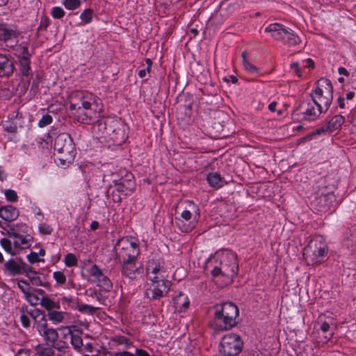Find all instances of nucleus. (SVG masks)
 <instances>
[{
    "label": "nucleus",
    "mask_w": 356,
    "mask_h": 356,
    "mask_svg": "<svg viewBox=\"0 0 356 356\" xmlns=\"http://www.w3.org/2000/svg\"><path fill=\"white\" fill-rule=\"evenodd\" d=\"M213 260L217 264L213 266L211 270V277L216 278L222 276L232 282L238 273L239 268L237 254L229 249L218 250L214 255L207 259V268L211 266Z\"/></svg>",
    "instance_id": "obj_1"
},
{
    "label": "nucleus",
    "mask_w": 356,
    "mask_h": 356,
    "mask_svg": "<svg viewBox=\"0 0 356 356\" xmlns=\"http://www.w3.org/2000/svg\"><path fill=\"white\" fill-rule=\"evenodd\" d=\"M69 109L77 113L83 112L88 117L99 115L104 111V104L100 97L88 90H74L68 97Z\"/></svg>",
    "instance_id": "obj_2"
},
{
    "label": "nucleus",
    "mask_w": 356,
    "mask_h": 356,
    "mask_svg": "<svg viewBox=\"0 0 356 356\" xmlns=\"http://www.w3.org/2000/svg\"><path fill=\"white\" fill-rule=\"evenodd\" d=\"M175 217V223L178 229L183 233H188L195 228L200 218V209L198 204L192 200H184L179 204Z\"/></svg>",
    "instance_id": "obj_3"
},
{
    "label": "nucleus",
    "mask_w": 356,
    "mask_h": 356,
    "mask_svg": "<svg viewBox=\"0 0 356 356\" xmlns=\"http://www.w3.org/2000/svg\"><path fill=\"white\" fill-rule=\"evenodd\" d=\"M213 325L218 330H227L236 325L239 315L238 307L232 302L214 306Z\"/></svg>",
    "instance_id": "obj_4"
},
{
    "label": "nucleus",
    "mask_w": 356,
    "mask_h": 356,
    "mask_svg": "<svg viewBox=\"0 0 356 356\" xmlns=\"http://www.w3.org/2000/svg\"><path fill=\"white\" fill-rule=\"evenodd\" d=\"M54 149L57 152L56 162L58 165L65 168L74 161L76 155L75 144L69 134H59L55 138Z\"/></svg>",
    "instance_id": "obj_5"
},
{
    "label": "nucleus",
    "mask_w": 356,
    "mask_h": 356,
    "mask_svg": "<svg viewBox=\"0 0 356 356\" xmlns=\"http://www.w3.org/2000/svg\"><path fill=\"white\" fill-rule=\"evenodd\" d=\"M327 253L328 246L325 238L315 235L305 247L303 257L308 265H316L324 261Z\"/></svg>",
    "instance_id": "obj_6"
},
{
    "label": "nucleus",
    "mask_w": 356,
    "mask_h": 356,
    "mask_svg": "<svg viewBox=\"0 0 356 356\" xmlns=\"http://www.w3.org/2000/svg\"><path fill=\"white\" fill-rule=\"evenodd\" d=\"M311 97L316 106L319 108V111H327L333 99V87L331 81L325 78L317 81L312 90Z\"/></svg>",
    "instance_id": "obj_7"
},
{
    "label": "nucleus",
    "mask_w": 356,
    "mask_h": 356,
    "mask_svg": "<svg viewBox=\"0 0 356 356\" xmlns=\"http://www.w3.org/2000/svg\"><path fill=\"white\" fill-rule=\"evenodd\" d=\"M264 32L269 33L273 40L289 47L296 46L301 42L300 38L293 30L281 23L268 24L264 29Z\"/></svg>",
    "instance_id": "obj_8"
},
{
    "label": "nucleus",
    "mask_w": 356,
    "mask_h": 356,
    "mask_svg": "<svg viewBox=\"0 0 356 356\" xmlns=\"http://www.w3.org/2000/svg\"><path fill=\"white\" fill-rule=\"evenodd\" d=\"M114 249L116 257L120 261H137L140 253L138 240L131 236L119 238Z\"/></svg>",
    "instance_id": "obj_9"
},
{
    "label": "nucleus",
    "mask_w": 356,
    "mask_h": 356,
    "mask_svg": "<svg viewBox=\"0 0 356 356\" xmlns=\"http://www.w3.org/2000/svg\"><path fill=\"white\" fill-rule=\"evenodd\" d=\"M149 287L145 292V296L150 300H160L168 296L170 291L172 282L163 277L149 275Z\"/></svg>",
    "instance_id": "obj_10"
},
{
    "label": "nucleus",
    "mask_w": 356,
    "mask_h": 356,
    "mask_svg": "<svg viewBox=\"0 0 356 356\" xmlns=\"http://www.w3.org/2000/svg\"><path fill=\"white\" fill-rule=\"evenodd\" d=\"M243 347L241 337L235 333H229L222 338L219 352L222 356H236L241 352Z\"/></svg>",
    "instance_id": "obj_11"
},
{
    "label": "nucleus",
    "mask_w": 356,
    "mask_h": 356,
    "mask_svg": "<svg viewBox=\"0 0 356 356\" xmlns=\"http://www.w3.org/2000/svg\"><path fill=\"white\" fill-rule=\"evenodd\" d=\"M323 112L319 111V108L316 107L312 101L300 104L293 110L292 115L297 120L312 122L316 120Z\"/></svg>",
    "instance_id": "obj_12"
},
{
    "label": "nucleus",
    "mask_w": 356,
    "mask_h": 356,
    "mask_svg": "<svg viewBox=\"0 0 356 356\" xmlns=\"http://www.w3.org/2000/svg\"><path fill=\"white\" fill-rule=\"evenodd\" d=\"M108 125H110L109 130H111L115 135L114 140L117 143L120 144L126 141L128 137L124 129L125 125L122 122L111 119L98 121V126L103 127L105 129H108Z\"/></svg>",
    "instance_id": "obj_13"
},
{
    "label": "nucleus",
    "mask_w": 356,
    "mask_h": 356,
    "mask_svg": "<svg viewBox=\"0 0 356 356\" xmlns=\"http://www.w3.org/2000/svg\"><path fill=\"white\" fill-rule=\"evenodd\" d=\"M90 276L92 277L91 282L102 288L104 291L108 292L113 288V284L110 279L104 275L102 270L97 265L94 264L88 270Z\"/></svg>",
    "instance_id": "obj_14"
},
{
    "label": "nucleus",
    "mask_w": 356,
    "mask_h": 356,
    "mask_svg": "<svg viewBox=\"0 0 356 356\" xmlns=\"http://www.w3.org/2000/svg\"><path fill=\"white\" fill-rule=\"evenodd\" d=\"M36 329L47 343L52 344L58 339L57 330L53 327H49L47 322H38Z\"/></svg>",
    "instance_id": "obj_15"
},
{
    "label": "nucleus",
    "mask_w": 356,
    "mask_h": 356,
    "mask_svg": "<svg viewBox=\"0 0 356 356\" xmlns=\"http://www.w3.org/2000/svg\"><path fill=\"white\" fill-rule=\"evenodd\" d=\"M19 35L18 31L13 26L6 23H0V40L4 42H17Z\"/></svg>",
    "instance_id": "obj_16"
},
{
    "label": "nucleus",
    "mask_w": 356,
    "mask_h": 356,
    "mask_svg": "<svg viewBox=\"0 0 356 356\" xmlns=\"http://www.w3.org/2000/svg\"><path fill=\"white\" fill-rule=\"evenodd\" d=\"M344 122L345 120L343 116L341 115H336L333 116L325 125L316 129L312 134L319 135L322 133L332 132L339 129Z\"/></svg>",
    "instance_id": "obj_17"
},
{
    "label": "nucleus",
    "mask_w": 356,
    "mask_h": 356,
    "mask_svg": "<svg viewBox=\"0 0 356 356\" xmlns=\"http://www.w3.org/2000/svg\"><path fill=\"white\" fill-rule=\"evenodd\" d=\"M113 184L115 187V190H113L111 193L112 200L114 202L120 203L122 202L121 195H124L125 196L130 195L134 190L130 188V186L129 184H123L116 180H113Z\"/></svg>",
    "instance_id": "obj_18"
},
{
    "label": "nucleus",
    "mask_w": 356,
    "mask_h": 356,
    "mask_svg": "<svg viewBox=\"0 0 356 356\" xmlns=\"http://www.w3.org/2000/svg\"><path fill=\"white\" fill-rule=\"evenodd\" d=\"M122 274L130 280H135L141 273L140 268L136 266V261H121Z\"/></svg>",
    "instance_id": "obj_19"
},
{
    "label": "nucleus",
    "mask_w": 356,
    "mask_h": 356,
    "mask_svg": "<svg viewBox=\"0 0 356 356\" xmlns=\"http://www.w3.org/2000/svg\"><path fill=\"white\" fill-rule=\"evenodd\" d=\"M21 262H22L21 258L10 259L3 265V271L4 274L8 276L21 275Z\"/></svg>",
    "instance_id": "obj_20"
},
{
    "label": "nucleus",
    "mask_w": 356,
    "mask_h": 356,
    "mask_svg": "<svg viewBox=\"0 0 356 356\" xmlns=\"http://www.w3.org/2000/svg\"><path fill=\"white\" fill-rule=\"evenodd\" d=\"M14 70L13 62L3 54H0V77L10 76Z\"/></svg>",
    "instance_id": "obj_21"
},
{
    "label": "nucleus",
    "mask_w": 356,
    "mask_h": 356,
    "mask_svg": "<svg viewBox=\"0 0 356 356\" xmlns=\"http://www.w3.org/2000/svg\"><path fill=\"white\" fill-rule=\"evenodd\" d=\"M19 215V210L12 205H6L0 208V218L5 221H14L18 218Z\"/></svg>",
    "instance_id": "obj_22"
},
{
    "label": "nucleus",
    "mask_w": 356,
    "mask_h": 356,
    "mask_svg": "<svg viewBox=\"0 0 356 356\" xmlns=\"http://www.w3.org/2000/svg\"><path fill=\"white\" fill-rule=\"evenodd\" d=\"M14 238L13 245L15 248L25 249L29 248L31 245V242L33 240L32 236L29 234L21 235H11Z\"/></svg>",
    "instance_id": "obj_23"
},
{
    "label": "nucleus",
    "mask_w": 356,
    "mask_h": 356,
    "mask_svg": "<svg viewBox=\"0 0 356 356\" xmlns=\"http://www.w3.org/2000/svg\"><path fill=\"white\" fill-rule=\"evenodd\" d=\"M207 181L209 186L215 189L220 188L227 184L218 172H209L207 176Z\"/></svg>",
    "instance_id": "obj_24"
},
{
    "label": "nucleus",
    "mask_w": 356,
    "mask_h": 356,
    "mask_svg": "<svg viewBox=\"0 0 356 356\" xmlns=\"http://www.w3.org/2000/svg\"><path fill=\"white\" fill-rule=\"evenodd\" d=\"M161 262L159 259L152 258L147 261L146 266V272L148 275V277L149 275H155L156 277H159L158 273L161 271Z\"/></svg>",
    "instance_id": "obj_25"
},
{
    "label": "nucleus",
    "mask_w": 356,
    "mask_h": 356,
    "mask_svg": "<svg viewBox=\"0 0 356 356\" xmlns=\"http://www.w3.org/2000/svg\"><path fill=\"white\" fill-rule=\"evenodd\" d=\"M356 227L351 226L348 227L343 234V243L348 248H353L356 241Z\"/></svg>",
    "instance_id": "obj_26"
},
{
    "label": "nucleus",
    "mask_w": 356,
    "mask_h": 356,
    "mask_svg": "<svg viewBox=\"0 0 356 356\" xmlns=\"http://www.w3.org/2000/svg\"><path fill=\"white\" fill-rule=\"evenodd\" d=\"M172 300L176 307H179L181 311L185 310L189 307V299L183 292H178V294L174 296Z\"/></svg>",
    "instance_id": "obj_27"
},
{
    "label": "nucleus",
    "mask_w": 356,
    "mask_h": 356,
    "mask_svg": "<svg viewBox=\"0 0 356 356\" xmlns=\"http://www.w3.org/2000/svg\"><path fill=\"white\" fill-rule=\"evenodd\" d=\"M243 58V67L249 74L254 76H259L261 74L260 70L254 65L252 64L247 57L246 51H243L241 54Z\"/></svg>",
    "instance_id": "obj_28"
},
{
    "label": "nucleus",
    "mask_w": 356,
    "mask_h": 356,
    "mask_svg": "<svg viewBox=\"0 0 356 356\" xmlns=\"http://www.w3.org/2000/svg\"><path fill=\"white\" fill-rule=\"evenodd\" d=\"M317 332L318 334L321 333L323 335V339L321 341L323 343H327L333 335V332L331 330L330 324L325 321L320 324Z\"/></svg>",
    "instance_id": "obj_29"
},
{
    "label": "nucleus",
    "mask_w": 356,
    "mask_h": 356,
    "mask_svg": "<svg viewBox=\"0 0 356 356\" xmlns=\"http://www.w3.org/2000/svg\"><path fill=\"white\" fill-rule=\"evenodd\" d=\"M25 312L35 320L36 325H38V322H47L44 312L39 309L33 308L28 309L26 308Z\"/></svg>",
    "instance_id": "obj_30"
},
{
    "label": "nucleus",
    "mask_w": 356,
    "mask_h": 356,
    "mask_svg": "<svg viewBox=\"0 0 356 356\" xmlns=\"http://www.w3.org/2000/svg\"><path fill=\"white\" fill-rule=\"evenodd\" d=\"M19 70L23 76L32 78L31 59L19 60Z\"/></svg>",
    "instance_id": "obj_31"
},
{
    "label": "nucleus",
    "mask_w": 356,
    "mask_h": 356,
    "mask_svg": "<svg viewBox=\"0 0 356 356\" xmlns=\"http://www.w3.org/2000/svg\"><path fill=\"white\" fill-rule=\"evenodd\" d=\"M52 348L67 356H71L72 355L68 343L63 340H58V339L57 341L52 343Z\"/></svg>",
    "instance_id": "obj_32"
},
{
    "label": "nucleus",
    "mask_w": 356,
    "mask_h": 356,
    "mask_svg": "<svg viewBox=\"0 0 356 356\" xmlns=\"http://www.w3.org/2000/svg\"><path fill=\"white\" fill-rule=\"evenodd\" d=\"M40 304L49 312L52 311L54 309H59L60 308L59 302L52 300L48 296H43L40 300Z\"/></svg>",
    "instance_id": "obj_33"
},
{
    "label": "nucleus",
    "mask_w": 356,
    "mask_h": 356,
    "mask_svg": "<svg viewBox=\"0 0 356 356\" xmlns=\"http://www.w3.org/2000/svg\"><path fill=\"white\" fill-rule=\"evenodd\" d=\"M70 343L73 348L79 353H83V339L81 337L76 334H70Z\"/></svg>",
    "instance_id": "obj_34"
},
{
    "label": "nucleus",
    "mask_w": 356,
    "mask_h": 356,
    "mask_svg": "<svg viewBox=\"0 0 356 356\" xmlns=\"http://www.w3.org/2000/svg\"><path fill=\"white\" fill-rule=\"evenodd\" d=\"M111 340L118 345H124L125 348H130L134 346V341L123 335H115Z\"/></svg>",
    "instance_id": "obj_35"
},
{
    "label": "nucleus",
    "mask_w": 356,
    "mask_h": 356,
    "mask_svg": "<svg viewBox=\"0 0 356 356\" xmlns=\"http://www.w3.org/2000/svg\"><path fill=\"white\" fill-rule=\"evenodd\" d=\"M86 295L90 298H96V300L102 305H105L106 297L104 296L99 291L95 289L89 288L86 290Z\"/></svg>",
    "instance_id": "obj_36"
},
{
    "label": "nucleus",
    "mask_w": 356,
    "mask_h": 356,
    "mask_svg": "<svg viewBox=\"0 0 356 356\" xmlns=\"http://www.w3.org/2000/svg\"><path fill=\"white\" fill-rule=\"evenodd\" d=\"M35 350L39 356H54V351L52 346L50 347L39 344L36 346Z\"/></svg>",
    "instance_id": "obj_37"
},
{
    "label": "nucleus",
    "mask_w": 356,
    "mask_h": 356,
    "mask_svg": "<svg viewBox=\"0 0 356 356\" xmlns=\"http://www.w3.org/2000/svg\"><path fill=\"white\" fill-rule=\"evenodd\" d=\"M17 54L18 60L31 59V54L29 51V47L26 44H21L17 47Z\"/></svg>",
    "instance_id": "obj_38"
},
{
    "label": "nucleus",
    "mask_w": 356,
    "mask_h": 356,
    "mask_svg": "<svg viewBox=\"0 0 356 356\" xmlns=\"http://www.w3.org/2000/svg\"><path fill=\"white\" fill-rule=\"evenodd\" d=\"M116 181L122 183L123 184H129L130 186V188L134 190L135 183H134V176L131 172H127L124 176L121 177L118 179H115Z\"/></svg>",
    "instance_id": "obj_39"
},
{
    "label": "nucleus",
    "mask_w": 356,
    "mask_h": 356,
    "mask_svg": "<svg viewBox=\"0 0 356 356\" xmlns=\"http://www.w3.org/2000/svg\"><path fill=\"white\" fill-rule=\"evenodd\" d=\"M64 313L59 311H50L47 314V317L54 324H58L63 321Z\"/></svg>",
    "instance_id": "obj_40"
},
{
    "label": "nucleus",
    "mask_w": 356,
    "mask_h": 356,
    "mask_svg": "<svg viewBox=\"0 0 356 356\" xmlns=\"http://www.w3.org/2000/svg\"><path fill=\"white\" fill-rule=\"evenodd\" d=\"M12 228H13V232L12 235H21L28 234L29 227L26 223L19 222L16 224H13Z\"/></svg>",
    "instance_id": "obj_41"
},
{
    "label": "nucleus",
    "mask_w": 356,
    "mask_h": 356,
    "mask_svg": "<svg viewBox=\"0 0 356 356\" xmlns=\"http://www.w3.org/2000/svg\"><path fill=\"white\" fill-rule=\"evenodd\" d=\"M93 15V10L92 8H86L80 14L79 18L84 24H88L92 22Z\"/></svg>",
    "instance_id": "obj_42"
},
{
    "label": "nucleus",
    "mask_w": 356,
    "mask_h": 356,
    "mask_svg": "<svg viewBox=\"0 0 356 356\" xmlns=\"http://www.w3.org/2000/svg\"><path fill=\"white\" fill-rule=\"evenodd\" d=\"M64 262L67 267H74L77 266L78 259L74 254L67 253L65 257Z\"/></svg>",
    "instance_id": "obj_43"
},
{
    "label": "nucleus",
    "mask_w": 356,
    "mask_h": 356,
    "mask_svg": "<svg viewBox=\"0 0 356 356\" xmlns=\"http://www.w3.org/2000/svg\"><path fill=\"white\" fill-rule=\"evenodd\" d=\"M81 0H63L65 8L69 10H74L81 6Z\"/></svg>",
    "instance_id": "obj_44"
},
{
    "label": "nucleus",
    "mask_w": 356,
    "mask_h": 356,
    "mask_svg": "<svg viewBox=\"0 0 356 356\" xmlns=\"http://www.w3.org/2000/svg\"><path fill=\"white\" fill-rule=\"evenodd\" d=\"M0 244L6 252L11 255L15 254V252L13 250L12 242L8 238H2L0 241Z\"/></svg>",
    "instance_id": "obj_45"
},
{
    "label": "nucleus",
    "mask_w": 356,
    "mask_h": 356,
    "mask_svg": "<svg viewBox=\"0 0 356 356\" xmlns=\"http://www.w3.org/2000/svg\"><path fill=\"white\" fill-rule=\"evenodd\" d=\"M28 278L30 280L33 285L41 286H47L46 283L42 280L41 277L38 275V273L36 271L30 275Z\"/></svg>",
    "instance_id": "obj_46"
},
{
    "label": "nucleus",
    "mask_w": 356,
    "mask_h": 356,
    "mask_svg": "<svg viewBox=\"0 0 356 356\" xmlns=\"http://www.w3.org/2000/svg\"><path fill=\"white\" fill-rule=\"evenodd\" d=\"M53 122V118L51 115L47 113L42 115L41 119L38 122V126L40 128L47 127L51 124Z\"/></svg>",
    "instance_id": "obj_47"
},
{
    "label": "nucleus",
    "mask_w": 356,
    "mask_h": 356,
    "mask_svg": "<svg viewBox=\"0 0 356 356\" xmlns=\"http://www.w3.org/2000/svg\"><path fill=\"white\" fill-rule=\"evenodd\" d=\"M38 230L40 234L44 235H49L53 232L52 227L47 223H40Z\"/></svg>",
    "instance_id": "obj_48"
},
{
    "label": "nucleus",
    "mask_w": 356,
    "mask_h": 356,
    "mask_svg": "<svg viewBox=\"0 0 356 356\" xmlns=\"http://www.w3.org/2000/svg\"><path fill=\"white\" fill-rule=\"evenodd\" d=\"M53 278L55 280L57 284L61 285L65 283L66 276L62 271H55L53 273Z\"/></svg>",
    "instance_id": "obj_49"
},
{
    "label": "nucleus",
    "mask_w": 356,
    "mask_h": 356,
    "mask_svg": "<svg viewBox=\"0 0 356 356\" xmlns=\"http://www.w3.org/2000/svg\"><path fill=\"white\" fill-rule=\"evenodd\" d=\"M26 258H27L28 261L30 264H35V263H38V262H44V259H40L38 257V254L37 252H31L26 256Z\"/></svg>",
    "instance_id": "obj_50"
},
{
    "label": "nucleus",
    "mask_w": 356,
    "mask_h": 356,
    "mask_svg": "<svg viewBox=\"0 0 356 356\" xmlns=\"http://www.w3.org/2000/svg\"><path fill=\"white\" fill-rule=\"evenodd\" d=\"M3 129L6 131L11 134H15L17 131V124L12 121L6 122L3 124Z\"/></svg>",
    "instance_id": "obj_51"
},
{
    "label": "nucleus",
    "mask_w": 356,
    "mask_h": 356,
    "mask_svg": "<svg viewBox=\"0 0 356 356\" xmlns=\"http://www.w3.org/2000/svg\"><path fill=\"white\" fill-rule=\"evenodd\" d=\"M97 309H98V308H97V307H95L90 305H86V304L79 305V307H78V310L79 312H85V313H88V314H93Z\"/></svg>",
    "instance_id": "obj_52"
},
{
    "label": "nucleus",
    "mask_w": 356,
    "mask_h": 356,
    "mask_svg": "<svg viewBox=\"0 0 356 356\" xmlns=\"http://www.w3.org/2000/svg\"><path fill=\"white\" fill-rule=\"evenodd\" d=\"M65 13L61 7L55 6L52 8L51 16L54 19H61L65 16Z\"/></svg>",
    "instance_id": "obj_53"
},
{
    "label": "nucleus",
    "mask_w": 356,
    "mask_h": 356,
    "mask_svg": "<svg viewBox=\"0 0 356 356\" xmlns=\"http://www.w3.org/2000/svg\"><path fill=\"white\" fill-rule=\"evenodd\" d=\"M17 286L24 296L29 292L30 285L29 282L24 280H20L17 282Z\"/></svg>",
    "instance_id": "obj_54"
},
{
    "label": "nucleus",
    "mask_w": 356,
    "mask_h": 356,
    "mask_svg": "<svg viewBox=\"0 0 356 356\" xmlns=\"http://www.w3.org/2000/svg\"><path fill=\"white\" fill-rule=\"evenodd\" d=\"M5 196L8 201L15 202L17 200L18 196L17 193L12 189H7L5 191Z\"/></svg>",
    "instance_id": "obj_55"
},
{
    "label": "nucleus",
    "mask_w": 356,
    "mask_h": 356,
    "mask_svg": "<svg viewBox=\"0 0 356 356\" xmlns=\"http://www.w3.org/2000/svg\"><path fill=\"white\" fill-rule=\"evenodd\" d=\"M26 300L32 305L35 306L39 303L40 298L35 294L29 292L25 295Z\"/></svg>",
    "instance_id": "obj_56"
},
{
    "label": "nucleus",
    "mask_w": 356,
    "mask_h": 356,
    "mask_svg": "<svg viewBox=\"0 0 356 356\" xmlns=\"http://www.w3.org/2000/svg\"><path fill=\"white\" fill-rule=\"evenodd\" d=\"M21 275L25 273L26 277H29L30 275L33 274L35 271L33 270V268L27 265L23 260L21 262Z\"/></svg>",
    "instance_id": "obj_57"
},
{
    "label": "nucleus",
    "mask_w": 356,
    "mask_h": 356,
    "mask_svg": "<svg viewBox=\"0 0 356 356\" xmlns=\"http://www.w3.org/2000/svg\"><path fill=\"white\" fill-rule=\"evenodd\" d=\"M10 222L0 221V227L6 230L8 232V236L11 237L12 233L13 232V228H12L13 224H10Z\"/></svg>",
    "instance_id": "obj_58"
},
{
    "label": "nucleus",
    "mask_w": 356,
    "mask_h": 356,
    "mask_svg": "<svg viewBox=\"0 0 356 356\" xmlns=\"http://www.w3.org/2000/svg\"><path fill=\"white\" fill-rule=\"evenodd\" d=\"M10 222L0 221V227L6 230L8 232V236L11 237L12 233L13 232V228H12L13 224H10Z\"/></svg>",
    "instance_id": "obj_59"
},
{
    "label": "nucleus",
    "mask_w": 356,
    "mask_h": 356,
    "mask_svg": "<svg viewBox=\"0 0 356 356\" xmlns=\"http://www.w3.org/2000/svg\"><path fill=\"white\" fill-rule=\"evenodd\" d=\"M20 321H21L22 325L24 328H28L31 325V321H30L29 317L24 313L21 314Z\"/></svg>",
    "instance_id": "obj_60"
},
{
    "label": "nucleus",
    "mask_w": 356,
    "mask_h": 356,
    "mask_svg": "<svg viewBox=\"0 0 356 356\" xmlns=\"http://www.w3.org/2000/svg\"><path fill=\"white\" fill-rule=\"evenodd\" d=\"M32 211L35 214L36 218L39 221H42L44 218V214L42 210L38 207H34L32 208Z\"/></svg>",
    "instance_id": "obj_61"
},
{
    "label": "nucleus",
    "mask_w": 356,
    "mask_h": 356,
    "mask_svg": "<svg viewBox=\"0 0 356 356\" xmlns=\"http://www.w3.org/2000/svg\"><path fill=\"white\" fill-rule=\"evenodd\" d=\"M31 350L27 348H20L17 350L15 356H30Z\"/></svg>",
    "instance_id": "obj_62"
},
{
    "label": "nucleus",
    "mask_w": 356,
    "mask_h": 356,
    "mask_svg": "<svg viewBox=\"0 0 356 356\" xmlns=\"http://www.w3.org/2000/svg\"><path fill=\"white\" fill-rule=\"evenodd\" d=\"M49 19L46 17L40 22V24L38 27V29L46 30V29L49 26Z\"/></svg>",
    "instance_id": "obj_63"
},
{
    "label": "nucleus",
    "mask_w": 356,
    "mask_h": 356,
    "mask_svg": "<svg viewBox=\"0 0 356 356\" xmlns=\"http://www.w3.org/2000/svg\"><path fill=\"white\" fill-rule=\"evenodd\" d=\"M112 356H137V355H136V353L133 354L129 351L124 350L122 352L114 353Z\"/></svg>",
    "instance_id": "obj_64"
}]
</instances>
